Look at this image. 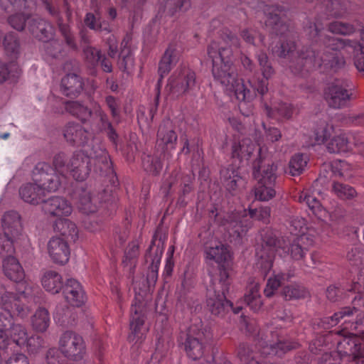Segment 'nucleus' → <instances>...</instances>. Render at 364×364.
<instances>
[{
	"instance_id": "obj_15",
	"label": "nucleus",
	"mask_w": 364,
	"mask_h": 364,
	"mask_svg": "<svg viewBox=\"0 0 364 364\" xmlns=\"http://www.w3.org/2000/svg\"><path fill=\"white\" fill-rule=\"evenodd\" d=\"M324 44H325V47L323 48H322L319 50H314L316 52V54L323 55V52H325L328 54H331V55H333L334 57H336L335 58H336V60H338V61H339L338 62L339 63H336V65H335L332 67L326 68L324 67L316 68L315 69V70H320L321 72H326L331 69L337 70V69L341 68L344 65L345 61H344L343 58L342 56L339 55L337 51L346 47V46H349V47L354 46L353 45V41H351V40L341 39V38L331 37V36H326L325 38Z\"/></svg>"
},
{
	"instance_id": "obj_35",
	"label": "nucleus",
	"mask_w": 364,
	"mask_h": 364,
	"mask_svg": "<svg viewBox=\"0 0 364 364\" xmlns=\"http://www.w3.org/2000/svg\"><path fill=\"white\" fill-rule=\"evenodd\" d=\"M54 231L63 237V239L69 242H75L77 238V229L75 223L69 220H58L53 227Z\"/></svg>"
},
{
	"instance_id": "obj_12",
	"label": "nucleus",
	"mask_w": 364,
	"mask_h": 364,
	"mask_svg": "<svg viewBox=\"0 0 364 364\" xmlns=\"http://www.w3.org/2000/svg\"><path fill=\"white\" fill-rule=\"evenodd\" d=\"M349 87L347 81L336 80L331 83L324 92L325 99L331 107L340 109L346 107L350 99Z\"/></svg>"
},
{
	"instance_id": "obj_29",
	"label": "nucleus",
	"mask_w": 364,
	"mask_h": 364,
	"mask_svg": "<svg viewBox=\"0 0 364 364\" xmlns=\"http://www.w3.org/2000/svg\"><path fill=\"white\" fill-rule=\"evenodd\" d=\"M84 82L82 77L76 73H68L61 80V90L68 97H77L82 91Z\"/></svg>"
},
{
	"instance_id": "obj_30",
	"label": "nucleus",
	"mask_w": 364,
	"mask_h": 364,
	"mask_svg": "<svg viewBox=\"0 0 364 364\" xmlns=\"http://www.w3.org/2000/svg\"><path fill=\"white\" fill-rule=\"evenodd\" d=\"M255 148V143L250 139H242L232 144V156L233 159H237L240 162L248 161Z\"/></svg>"
},
{
	"instance_id": "obj_17",
	"label": "nucleus",
	"mask_w": 364,
	"mask_h": 364,
	"mask_svg": "<svg viewBox=\"0 0 364 364\" xmlns=\"http://www.w3.org/2000/svg\"><path fill=\"white\" fill-rule=\"evenodd\" d=\"M92 170L101 176H109L114 173L112 163L106 149L100 143L92 145L90 153Z\"/></svg>"
},
{
	"instance_id": "obj_2",
	"label": "nucleus",
	"mask_w": 364,
	"mask_h": 364,
	"mask_svg": "<svg viewBox=\"0 0 364 364\" xmlns=\"http://www.w3.org/2000/svg\"><path fill=\"white\" fill-rule=\"evenodd\" d=\"M276 52L281 58L288 57L291 72L301 77H305L316 68H326L339 63L336 57L331 54L325 52L323 55L316 54L311 47L303 46L296 50L295 43L290 40L281 42Z\"/></svg>"
},
{
	"instance_id": "obj_21",
	"label": "nucleus",
	"mask_w": 364,
	"mask_h": 364,
	"mask_svg": "<svg viewBox=\"0 0 364 364\" xmlns=\"http://www.w3.org/2000/svg\"><path fill=\"white\" fill-rule=\"evenodd\" d=\"M42 210L46 215L50 217H63L70 215L73 208L65 198L53 196L43 201Z\"/></svg>"
},
{
	"instance_id": "obj_18",
	"label": "nucleus",
	"mask_w": 364,
	"mask_h": 364,
	"mask_svg": "<svg viewBox=\"0 0 364 364\" xmlns=\"http://www.w3.org/2000/svg\"><path fill=\"white\" fill-rule=\"evenodd\" d=\"M177 139L170 122H164L160 125L157 133L156 148L163 153L164 159H170V151L175 149Z\"/></svg>"
},
{
	"instance_id": "obj_58",
	"label": "nucleus",
	"mask_w": 364,
	"mask_h": 364,
	"mask_svg": "<svg viewBox=\"0 0 364 364\" xmlns=\"http://www.w3.org/2000/svg\"><path fill=\"white\" fill-rule=\"evenodd\" d=\"M333 127L322 121L315 129V139L318 143L324 142L332 134Z\"/></svg>"
},
{
	"instance_id": "obj_37",
	"label": "nucleus",
	"mask_w": 364,
	"mask_h": 364,
	"mask_svg": "<svg viewBox=\"0 0 364 364\" xmlns=\"http://www.w3.org/2000/svg\"><path fill=\"white\" fill-rule=\"evenodd\" d=\"M42 285L46 291L57 294L63 287L62 277L55 271H46L42 277Z\"/></svg>"
},
{
	"instance_id": "obj_6",
	"label": "nucleus",
	"mask_w": 364,
	"mask_h": 364,
	"mask_svg": "<svg viewBox=\"0 0 364 364\" xmlns=\"http://www.w3.org/2000/svg\"><path fill=\"white\" fill-rule=\"evenodd\" d=\"M232 284V277L229 272L223 269L220 274L211 279L208 289L207 307L215 316H223L232 307V304L227 299Z\"/></svg>"
},
{
	"instance_id": "obj_24",
	"label": "nucleus",
	"mask_w": 364,
	"mask_h": 364,
	"mask_svg": "<svg viewBox=\"0 0 364 364\" xmlns=\"http://www.w3.org/2000/svg\"><path fill=\"white\" fill-rule=\"evenodd\" d=\"M206 257L215 261L219 264V274L223 269H225L230 275V251L225 245L219 242L215 246L208 247L205 250Z\"/></svg>"
},
{
	"instance_id": "obj_23",
	"label": "nucleus",
	"mask_w": 364,
	"mask_h": 364,
	"mask_svg": "<svg viewBox=\"0 0 364 364\" xmlns=\"http://www.w3.org/2000/svg\"><path fill=\"white\" fill-rule=\"evenodd\" d=\"M92 113L97 120V127L100 132H105L112 144L117 147L119 141V135L112 123L109 121L107 114L101 106L96 103L93 106Z\"/></svg>"
},
{
	"instance_id": "obj_50",
	"label": "nucleus",
	"mask_w": 364,
	"mask_h": 364,
	"mask_svg": "<svg viewBox=\"0 0 364 364\" xmlns=\"http://www.w3.org/2000/svg\"><path fill=\"white\" fill-rule=\"evenodd\" d=\"M163 153L161 152L160 155L155 156H146L143 159V167L147 172L153 175H157L162 168Z\"/></svg>"
},
{
	"instance_id": "obj_42",
	"label": "nucleus",
	"mask_w": 364,
	"mask_h": 364,
	"mask_svg": "<svg viewBox=\"0 0 364 364\" xmlns=\"http://www.w3.org/2000/svg\"><path fill=\"white\" fill-rule=\"evenodd\" d=\"M326 149L329 153L347 152L350 149V142L346 134H339L327 142Z\"/></svg>"
},
{
	"instance_id": "obj_61",
	"label": "nucleus",
	"mask_w": 364,
	"mask_h": 364,
	"mask_svg": "<svg viewBox=\"0 0 364 364\" xmlns=\"http://www.w3.org/2000/svg\"><path fill=\"white\" fill-rule=\"evenodd\" d=\"M249 218L262 221L264 223H269L271 215V208L269 206H262L258 208L249 210Z\"/></svg>"
},
{
	"instance_id": "obj_49",
	"label": "nucleus",
	"mask_w": 364,
	"mask_h": 364,
	"mask_svg": "<svg viewBox=\"0 0 364 364\" xmlns=\"http://www.w3.org/2000/svg\"><path fill=\"white\" fill-rule=\"evenodd\" d=\"M12 315L10 313L0 311V348H5L8 343V335L6 330L11 326Z\"/></svg>"
},
{
	"instance_id": "obj_36",
	"label": "nucleus",
	"mask_w": 364,
	"mask_h": 364,
	"mask_svg": "<svg viewBox=\"0 0 364 364\" xmlns=\"http://www.w3.org/2000/svg\"><path fill=\"white\" fill-rule=\"evenodd\" d=\"M65 108L73 116L82 122H86L91 117L92 111L79 101H68Z\"/></svg>"
},
{
	"instance_id": "obj_19",
	"label": "nucleus",
	"mask_w": 364,
	"mask_h": 364,
	"mask_svg": "<svg viewBox=\"0 0 364 364\" xmlns=\"http://www.w3.org/2000/svg\"><path fill=\"white\" fill-rule=\"evenodd\" d=\"M0 306L7 313L11 315L16 314L21 318L26 317L30 312V309L22 304L18 297L7 291L1 284H0Z\"/></svg>"
},
{
	"instance_id": "obj_7",
	"label": "nucleus",
	"mask_w": 364,
	"mask_h": 364,
	"mask_svg": "<svg viewBox=\"0 0 364 364\" xmlns=\"http://www.w3.org/2000/svg\"><path fill=\"white\" fill-rule=\"evenodd\" d=\"M212 338L210 328L200 320H196L188 328L184 342L185 350L189 358L198 360L203 357L205 345Z\"/></svg>"
},
{
	"instance_id": "obj_60",
	"label": "nucleus",
	"mask_w": 364,
	"mask_h": 364,
	"mask_svg": "<svg viewBox=\"0 0 364 364\" xmlns=\"http://www.w3.org/2000/svg\"><path fill=\"white\" fill-rule=\"evenodd\" d=\"M296 346V343H291L290 341H282L279 340L276 343H270L269 344H267V347L269 346V348L271 349V352L267 353H274L280 356L282 353L295 348Z\"/></svg>"
},
{
	"instance_id": "obj_39",
	"label": "nucleus",
	"mask_w": 364,
	"mask_h": 364,
	"mask_svg": "<svg viewBox=\"0 0 364 364\" xmlns=\"http://www.w3.org/2000/svg\"><path fill=\"white\" fill-rule=\"evenodd\" d=\"M98 198L92 197L89 191H82L79 195L78 208L84 213H95L98 209Z\"/></svg>"
},
{
	"instance_id": "obj_25",
	"label": "nucleus",
	"mask_w": 364,
	"mask_h": 364,
	"mask_svg": "<svg viewBox=\"0 0 364 364\" xmlns=\"http://www.w3.org/2000/svg\"><path fill=\"white\" fill-rule=\"evenodd\" d=\"M28 29L39 41H47L54 36L53 25L43 18L33 16L28 21Z\"/></svg>"
},
{
	"instance_id": "obj_41",
	"label": "nucleus",
	"mask_w": 364,
	"mask_h": 364,
	"mask_svg": "<svg viewBox=\"0 0 364 364\" xmlns=\"http://www.w3.org/2000/svg\"><path fill=\"white\" fill-rule=\"evenodd\" d=\"M220 178L228 191H235L242 179L233 167L223 168L220 171Z\"/></svg>"
},
{
	"instance_id": "obj_55",
	"label": "nucleus",
	"mask_w": 364,
	"mask_h": 364,
	"mask_svg": "<svg viewBox=\"0 0 364 364\" xmlns=\"http://www.w3.org/2000/svg\"><path fill=\"white\" fill-rule=\"evenodd\" d=\"M18 237H12L11 235H6L4 232L0 235V255L5 258L8 256H12L14 252V242Z\"/></svg>"
},
{
	"instance_id": "obj_28",
	"label": "nucleus",
	"mask_w": 364,
	"mask_h": 364,
	"mask_svg": "<svg viewBox=\"0 0 364 364\" xmlns=\"http://www.w3.org/2000/svg\"><path fill=\"white\" fill-rule=\"evenodd\" d=\"M265 25L269 32L276 36H283L288 31V26L282 20L280 14L283 9L280 7H271L268 10Z\"/></svg>"
},
{
	"instance_id": "obj_44",
	"label": "nucleus",
	"mask_w": 364,
	"mask_h": 364,
	"mask_svg": "<svg viewBox=\"0 0 364 364\" xmlns=\"http://www.w3.org/2000/svg\"><path fill=\"white\" fill-rule=\"evenodd\" d=\"M309 161L306 155L303 154H296L290 159L289 163V172L293 176H299L301 174Z\"/></svg>"
},
{
	"instance_id": "obj_27",
	"label": "nucleus",
	"mask_w": 364,
	"mask_h": 364,
	"mask_svg": "<svg viewBox=\"0 0 364 364\" xmlns=\"http://www.w3.org/2000/svg\"><path fill=\"white\" fill-rule=\"evenodd\" d=\"M65 300L73 306H80L85 302V296L80 284L74 279H67L62 287Z\"/></svg>"
},
{
	"instance_id": "obj_33",
	"label": "nucleus",
	"mask_w": 364,
	"mask_h": 364,
	"mask_svg": "<svg viewBox=\"0 0 364 364\" xmlns=\"http://www.w3.org/2000/svg\"><path fill=\"white\" fill-rule=\"evenodd\" d=\"M357 312V308L354 306H346L341 309L338 312H336L333 316L322 318L318 325L327 329L337 325L342 319L344 320V323H346L349 321L348 318L352 317Z\"/></svg>"
},
{
	"instance_id": "obj_31",
	"label": "nucleus",
	"mask_w": 364,
	"mask_h": 364,
	"mask_svg": "<svg viewBox=\"0 0 364 364\" xmlns=\"http://www.w3.org/2000/svg\"><path fill=\"white\" fill-rule=\"evenodd\" d=\"M2 228L6 235L18 237L21 232L20 215L16 211H9L4 213L1 219Z\"/></svg>"
},
{
	"instance_id": "obj_32",
	"label": "nucleus",
	"mask_w": 364,
	"mask_h": 364,
	"mask_svg": "<svg viewBox=\"0 0 364 364\" xmlns=\"http://www.w3.org/2000/svg\"><path fill=\"white\" fill-rule=\"evenodd\" d=\"M3 269L4 274L10 280L20 282L24 278V272L20 263L13 256H8L4 259Z\"/></svg>"
},
{
	"instance_id": "obj_38",
	"label": "nucleus",
	"mask_w": 364,
	"mask_h": 364,
	"mask_svg": "<svg viewBox=\"0 0 364 364\" xmlns=\"http://www.w3.org/2000/svg\"><path fill=\"white\" fill-rule=\"evenodd\" d=\"M50 315L45 308L38 309L31 317V326L34 331L43 333L50 325Z\"/></svg>"
},
{
	"instance_id": "obj_52",
	"label": "nucleus",
	"mask_w": 364,
	"mask_h": 364,
	"mask_svg": "<svg viewBox=\"0 0 364 364\" xmlns=\"http://www.w3.org/2000/svg\"><path fill=\"white\" fill-rule=\"evenodd\" d=\"M328 29L330 32L343 35L348 36L353 34L356 31V27L350 23L342 21H333L328 24Z\"/></svg>"
},
{
	"instance_id": "obj_16",
	"label": "nucleus",
	"mask_w": 364,
	"mask_h": 364,
	"mask_svg": "<svg viewBox=\"0 0 364 364\" xmlns=\"http://www.w3.org/2000/svg\"><path fill=\"white\" fill-rule=\"evenodd\" d=\"M225 228L234 240L243 237L252 226V221L245 210L243 212L232 213L225 218Z\"/></svg>"
},
{
	"instance_id": "obj_34",
	"label": "nucleus",
	"mask_w": 364,
	"mask_h": 364,
	"mask_svg": "<svg viewBox=\"0 0 364 364\" xmlns=\"http://www.w3.org/2000/svg\"><path fill=\"white\" fill-rule=\"evenodd\" d=\"M0 7L7 13L33 11L36 7V1L35 0H0Z\"/></svg>"
},
{
	"instance_id": "obj_8",
	"label": "nucleus",
	"mask_w": 364,
	"mask_h": 364,
	"mask_svg": "<svg viewBox=\"0 0 364 364\" xmlns=\"http://www.w3.org/2000/svg\"><path fill=\"white\" fill-rule=\"evenodd\" d=\"M164 252V242L160 238L156 240V235H155L151 240V245L145 255V260L146 263H150L146 274L147 286H144L143 289L139 288V291H136L137 282L134 283L135 297L140 293L143 295V300L145 301L144 296L146 291L151 287H154L158 279L159 266L161 262V256Z\"/></svg>"
},
{
	"instance_id": "obj_45",
	"label": "nucleus",
	"mask_w": 364,
	"mask_h": 364,
	"mask_svg": "<svg viewBox=\"0 0 364 364\" xmlns=\"http://www.w3.org/2000/svg\"><path fill=\"white\" fill-rule=\"evenodd\" d=\"M31 12L19 11L14 14L8 18V22L14 29L22 31L24 30L26 23L28 24L29 20L33 17L31 14Z\"/></svg>"
},
{
	"instance_id": "obj_62",
	"label": "nucleus",
	"mask_w": 364,
	"mask_h": 364,
	"mask_svg": "<svg viewBox=\"0 0 364 364\" xmlns=\"http://www.w3.org/2000/svg\"><path fill=\"white\" fill-rule=\"evenodd\" d=\"M326 5L330 15L335 18L341 17L346 13V7L340 0H326Z\"/></svg>"
},
{
	"instance_id": "obj_56",
	"label": "nucleus",
	"mask_w": 364,
	"mask_h": 364,
	"mask_svg": "<svg viewBox=\"0 0 364 364\" xmlns=\"http://www.w3.org/2000/svg\"><path fill=\"white\" fill-rule=\"evenodd\" d=\"M53 167H50L55 171V173L59 176L60 179L64 178L65 171H68L66 155L63 153H58L53 158Z\"/></svg>"
},
{
	"instance_id": "obj_46",
	"label": "nucleus",
	"mask_w": 364,
	"mask_h": 364,
	"mask_svg": "<svg viewBox=\"0 0 364 364\" xmlns=\"http://www.w3.org/2000/svg\"><path fill=\"white\" fill-rule=\"evenodd\" d=\"M282 294L286 300L304 299L309 295L308 291L298 284H291L284 287Z\"/></svg>"
},
{
	"instance_id": "obj_9",
	"label": "nucleus",
	"mask_w": 364,
	"mask_h": 364,
	"mask_svg": "<svg viewBox=\"0 0 364 364\" xmlns=\"http://www.w3.org/2000/svg\"><path fill=\"white\" fill-rule=\"evenodd\" d=\"M146 303L140 293L134 297L131 306L130 333L128 340L134 343H141L144 338L147 328L144 326Z\"/></svg>"
},
{
	"instance_id": "obj_10",
	"label": "nucleus",
	"mask_w": 364,
	"mask_h": 364,
	"mask_svg": "<svg viewBox=\"0 0 364 364\" xmlns=\"http://www.w3.org/2000/svg\"><path fill=\"white\" fill-rule=\"evenodd\" d=\"M196 85V74L191 70H183L177 75H173L168 80L166 87L167 95L171 99L192 90Z\"/></svg>"
},
{
	"instance_id": "obj_5",
	"label": "nucleus",
	"mask_w": 364,
	"mask_h": 364,
	"mask_svg": "<svg viewBox=\"0 0 364 364\" xmlns=\"http://www.w3.org/2000/svg\"><path fill=\"white\" fill-rule=\"evenodd\" d=\"M253 176L257 180L255 188V198L261 201H267L275 196L274 188L277 178V166L268 157L263 148L258 149V158L252 164Z\"/></svg>"
},
{
	"instance_id": "obj_20",
	"label": "nucleus",
	"mask_w": 364,
	"mask_h": 364,
	"mask_svg": "<svg viewBox=\"0 0 364 364\" xmlns=\"http://www.w3.org/2000/svg\"><path fill=\"white\" fill-rule=\"evenodd\" d=\"M180 58V52L175 46H170L164 54L159 65V74L160 78L157 83V93L155 98L156 105L157 106L160 97V85L163 77L166 75L176 65Z\"/></svg>"
},
{
	"instance_id": "obj_53",
	"label": "nucleus",
	"mask_w": 364,
	"mask_h": 364,
	"mask_svg": "<svg viewBox=\"0 0 364 364\" xmlns=\"http://www.w3.org/2000/svg\"><path fill=\"white\" fill-rule=\"evenodd\" d=\"M351 166L346 161L336 160L331 163V171L335 176L349 178L352 176Z\"/></svg>"
},
{
	"instance_id": "obj_59",
	"label": "nucleus",
	"mask_w": 364,
	"mask_h": 364,
	"mask_svg": "<svg viewBox=\"0 0 364 364\" xmlns=\"http://www.w3.org/2000/svg\"><path fill=\"white\" fill-rule=\"evenodd\" d=\"M191 6V0H166L165 8L173 15L178 11H186Z\"/></svg>"
},
{
	"instance_id": "obj_11",
	"label": "nucleus",
	"mask_w": 364,
	"mask_h": 364,
	"mask_svg": "<svg viewBox=\"0 0 364 364\" xmlns=\"http://www.w3.org/2000/svg\"><path fill=\"white\" fill-rule=\"evenodd\" d=\"M45 4L46 9L49 12V14L55 19L56 24L58 27V29L63 36L66 44L73 50H77V46L75 41V37L70 30V27L69 23L72 21V11L68 6L67 1L65 2V20L63 18L60 13L55 10L52 7L50 4L45 1H43Z\"/></svg>"
},
{
	"instance_id": "obj_64",
	"label": "nucleus",
	"mask_w": 364,
	"mask_h": 364,
	"mask_svg": "<svg viewBox=\"0 0 364 364\" xmlns=\"http://www.w3.org/2000/svg\"><path fill=\"white\" fill-rule=\"evenodd\" d=\"M127 42L124 43L120 53L121 60L119 61V66L124 70H127L129 66L133 65L134 58L131 50L127 47Z\"/></svg>"
},
{
	"instance_id": "obj_14",
	"label": "nucleus",
	"mask_w": 364,
	"mask_h": 364,
	"mask_svg": "<svg viewBox=\"0 0 364 364\" xmlns=\"http://www.w3.org/2000/svg\"><path fill=\"white\" fill-rule=\"evenodd\" d=\"M68 168L75 180H86L92 171L90 154L87 155L82 151L74 152L68 163Z\"/></svg>"
},
{
	"instance_id": "obj_48",
	"label": "nucleus",
	"mask_w": 364,
	"mask_h": 364,
	"mask_svg": "<svg viewBox=\"0 0 364 364\" xmlns=\"http://www.w3.org/2000/svg\"><path fill=\"white\" fill-rule=\"evenodd\" d=\"M85 63L90 67H95L102 58L101 50L89 45H82Z\"/></svg>"
},
{
	"instance_id": "obj_22",
	"label": "nucleus",
	"mask_w": 364,
	"mask_h": 364,
	"mask_svg": "<svg viewBox=\"0 0 364 364\" xmlns=\"http://www.w3.org/2000/svg\"><path fill=\"white\" fill-rule=\"evenodd\" d=\"M68 242L59 237H52L48 242V252L53 262L64 264L69 260Z\"/></svg>"
},
{
	"instance_id": "obj_13",
	"label": "nucleus",
	"mask_w": 364,
	"mask_h": 364,
	"mask_svg": "<svg viewBox=\"0 0 364 364\" xmlns=\"http://www.w3.org/2000/svg\"><path fill=\"white\" fill-rule=\"evenodd\" d=\"M60 349L65 357L75 360L82 359L85 352L82 336L73 331H66L62 335Z\"/></svg>"
},
{
	"instance_id": "obj_26",
	"label": "nucleus",
	"mask_w": 364,
	"mask_h": 364,
	"mask_svg": "<svg viewBox=\"0 0 364 364\" xmlns=\"http://www.w3.org/2000/svg\"><path fill=\"white\" fill-rule=\"evenodd\" d=\"M63 135L65 140L73 146H84L90 137V133L80 124L68 123L64 130Z\"/></svg>"
},
{
	"instance_id": "obj_57",
	"label": "nucleus",
	"mask_w": 364,
	"mask_h": 364,
	"mask_svg": "<svg viewBox=\"0 0 364 364\" xmlns=\"http://www.w3.org/2000/svg\"><path fill=\"white\" fill-rule=\"evenodd\" d=\"M139 256V245L136 242H132L129 244L124 252V259L123 264L124 266L135 267V264Z\"/></svg>"
},
{
	"instance_id": "obj_1",
	"label": "nucleus",
	"mask_w": 364,
	"mask_h": 364,
	"mask_svg": "<svg viewBox=\"0 0 364 364\" xmlns=\"http://www.w3.org/2000/svg\"><path fill=\"white\" fill-rule=\"evenodd\" d=\"M221 42L212 41L208 47V57L212 60V73L227 92H233L240 101H250L254 94L245 87L242 80L237 77V73L232 64L234 49L239 47L238 38L229 30H224L221 34ZM258 63L261 68L262 77L252 76L248 78V82L254 92L264 95L267 90L268 79L274 73V69L266 53L259 51L256 54Z\"/></svg>"
},
{
	"instance_id": "obj_40",
	"label": "nucleus",
	"mask_w": 364,
	"mask_h": 364,
	"mask_svg": "<svg viewBox=\"0 0 364 364\" xmlns=\"http://www.w3.org/2000/svg\"><path fill=\"white\" fill-rule=\"evenodd\" d=\"M337 348L338 350L335 352L339 353L341 358L346 355L355 357L363 349V342L358 344L355 341L343 338L338 343Z\"/></svg>"
},
{
	"instance_id": "obj_51",
	"label": "nucleus",
	"mask_w": 364,
	"mask_h": 364,
	"mask_svg": "<svg viewBox=\"0 0 364 364\" xmlns=\"http://www.w3.org/2000/svg\"><path fill=\"white\" fill-rule=\"evenodd\" d=\"M4 46L6 51L16 58L20 52V43L18 37L14 33H8L4 37Z\"/></svg>"
},
{
	"instance_id": "obj_54",
	"label": "nucleus",
	"mask_w": 364,
	"mask_h": 364,
	"mask_svg": "<svg viewBox=\"0 0 364 364\" xmlns=\"http://www.w3.org/2000/svg\"><path fill=\"white\" fill-rule=\"evenodd\" d=\"M333 191L338 198L343 200L352 199L357 195L356 191L353 187L338 182L333 183Z\"/></svg>"
},
{
	"instance_id": "obj_4",
	"label": "nucleus",
	"mask_w": 364,
	"mask_h": 364,
	"mask_svg": "<svg viewBox=\"0 0 364 364\" xmlns=\"http://www.w3.org/2000/svg\"><path fill=\"white\" fill-rule=\"evenodd\" d=\"M33 183L23 184L19 188L21 198L32 205L43 203L46 193L56 191L60 186V179L50 165L38 163L32 172Z\"/></svg>"
},
{
	"instance_id": "obj_43",
	"label": "nucleus",
	"mask_w": 364,
	"mask_h": 364,
	"mask_svg": "<svg viewBox=\"0 0 364 364\" xmlns=\"http://www.w3.org/2000/svg\"><path fill=\"white\" fill-rule=\"evenodd\" d=\"M10 340L19 347H25L28 338L27 328L21 324H13L10 326L9 334Z\"/></svg>"
},
{
	"instance_id": "obj_47",
	"label": "nucleus",
	"mask_w": 364,
	"mask_h": 364,
	"mask_svg": "<svg viewBox=\"0 0 364 364\" xmlns=\"http://www.w3.org/2000/svg\"><path fill=\"white\" fill-rule=\"evenodd\" d=\"M349 321L346 323L347 325L345 328L349 329L351 333L356 336H360L363 340V350L361 355L364 353V312L360 313L356 315V318L354 321H351L348 318Z\"/></svg>"
},
{
	"instance_id": "obj_63",
	"label": "nucleus",
	"mask_w": 364,
	"mask_h": 364,
	"mask_svg": "<svg viewBox=\"0 0 364 364\" xmlns=\"http://www.w3.org/2000/svg\"><path fill=\"white\" fill-rule=\"evenodd\" d=\"M25 346L30 354H36L43 347V340L38 335L28 336Z\"/></svg>"
},
{
	"instance_id": "obj_3",
	"label": "nucleus",
	"mask_w": 364,
	"mask_h": 364,
	"mask_svg": "<svg viewBox=\"0 0 364 364\" xmlns=\"http://www.w3.org/2000/svg\"><path fill=\"white\" fill-rule=\"evenodd\" d=\"M305 237H294L292 240L282 237L278 239L272 232H267L262 237V243L257 251V267L267 274L272 267L276 253L280 257L290 255L296 260L303 258L304 249L301 244Z\"/></svg>"
}]
</instances>
